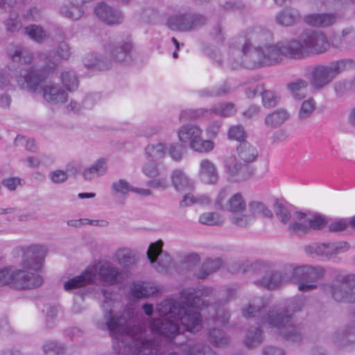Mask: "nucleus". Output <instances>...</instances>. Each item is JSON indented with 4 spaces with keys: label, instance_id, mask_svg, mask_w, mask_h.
Returning <instances> with one entry per match:
<instances>
[{
    "label": "nucleus",
    "instance_id": "obj_48",
    "mask_svg": "<svg viewBox=\"0 0 355 355\" xmlns=\"http://www.w3.org/2000/svg\"><path fill=\"white\" fill-rule=\"evenodd\" d=\"M141 345L138 349L137 355H152L154 349V343L151 340H141Z\"/></svg>",
    "mask_w": 355,
    "mask_h": 355
},
{
    "label": "nucleus",
    "instance_id": "obj_64",
    "mask_svg": "<svg viewBox=\"0 0 355 355\" xmlns=\"http://www.w3.org/2000/svg\"><path fill=\"white\" fill-rule=\"evenodd\" d=\"M196 119V116L193 115V113L191 111H183L180 115V120L182 121L186 119Z\"/></svg>",
    "mask_w": 355,
    "mask_h": 355
},
{
    "label": "nucleus",
    "instance_id": "obj_6",
    "mask_svg": "<svg viewBox=\"0 0 355 355\" xmlns=\"http://www.w3.org/2000/svg\"><path fill=\"white\" fill-rule=\"evenodd\" d=\"M352 60H341L331 63L329 66H317L312 72L311 83L315 88H321L328 84L340 72L354 69Z\"/></svg>",
    "mask_w": 355,
    "mask_h": 355
},
{
    "label": "nucleus",
    "instance_id": "obj_57",
    "mask_svg": "<svg viewBox=\"0 0 355 355\" xmlns=\"http://www.w3.org/2000/svg\"><path fill=\"white\" fill-rule=\"evenodd\" d=\"M144 172L148 176H155L157 174V167L153 163L147 164L144 167Z\"/></svg>",
    "mask_w": 355,
    "mask_h": 355
},
{
    "label": "nucleus",
    "instance_id": "obj_21",
    "mask_svg": "<svg viewBox=\"0 0 355 355\" xmlns=\"http://www.w3.org/2000/svg\"><path fill=\"white\" fill-rule=\"evenodd\" d=\"M297 221L292 223L289 227V231L293 233H306L309 231L307 216L304 213L297 212Z\"/></svg>",
    "mask_w": 355,
    "mask_h": 355
},
{
    "label": "nucleus",
    "instance_id": "obj_47",
    "mask_svg": "<svg viewBox=\"0 0 355 355\" xmlns=\"http://www.w3.org/2000/svg\"><path fill=\"white\" fill-rule=\"evenodd\" d=\"M277 21L283 26H291L295 21V16L288 12H282L277 15Z\"/></svg>",
    "mask_w": 355,
    "mask_h": 355
},
{
    "label": "nucleus",
    "instance_id": "obj_30",
    "mask_svg": "<svg viewBox=\"0 0 355 355\" xmlns=\"http://www.w3.org/2000/svg\"><path fill=\"white\" fill-rule=\"evenodd\" d=\"M306 87V82L302 80H297L288 85L290 92L297 99H301L305 96Z\"/></svg>",
    "mask_w": 355,
    "mask_h": 355
},
{
    "label": "nucleus",
    "instance_id": "obj_38",
    "mask_svg": "<svg viewBox=\"0 0 355 355\" xmlns=\"http://www.w3.org/2000/svg\"><path fill=\"white\" fill-rule=\"evenodd\" d=\"M116 259L119 263L128 266L135 261L133 252L128 249L119 250L116 254Z\"/></svg>",
    "mask_w": 355,
    "mask_h": 355
},
{
    "label": "nucleus",
    "instance_id": "obj_50",
    "mask_svg": "<svg viewBox=\"0 0 355 355\" xmlns=\"http://www.w3.org/2000/svg\"><path fill=\"white\" fill-rule=\"evenodd\" d=\"M132 45L130 42L124 43L119 49H116L114 55L119 61L125 60L128 53L131 51Z\"/></svg>",
    "mask_w": 355,
    "mask_h": 355
},
{
    "label": "nucleus",
    "instance_id": "obj_7",
    "mask_svg": "<svg viewBox=\"0 0 355 355\" xmlns=\"http://www.w3.org/2000/svg\"><path fill=\"white\" fill-rule=\"evenodd\" d=\"M178 136L181 142L188 144L192 150L198 153H209L215 146L213 141L202 138V130L197 125L186 124L182 125L178 131Z\"/></svg>",
    "mask_w": 355,
    "mask_h": 355
},
{
    "label": "nucleus",
    "instance_id": "obj_44",
    "mask_svg": "<svg viewBox=\"0 0 355 355\" xmlns=\"http://www.w3.org/2000/svg\"><path fill=\"white\" fill-rule=\"evenodd\" d=\"M262 102L265 107H274L278 102L277 96L271 91H261Z\"/></svg>",
    "mask_w": 355,
    "mask_h": 355
},
{
    "label": "nucleus",
    "instance_id": "obj_13",
    "mask_svg": "<svg viewBox=\"0 0 355 355\" xmlns=\"http://www.w3.org/2000/svg\"><path fill=\"white\" fill-rule=\"evenodd\" d=\"M205 21L202 16L188 17L185 15H175L168 21V26L171 30L177 31H188L202 24Z\"/></svg>",
    "mask_w": 355,
    "mask_h": 355
},
{
    "label": "nucleus",
    "instance_id": "obj_60",
    "mask_svg": "<svg viewBox=\"0 0 355 355\" xmlns=\"http://www.w3.org/2000/svg\"><path fill=\"white\" fill-rule=\"evenodd\" d=\"M262 89L261 86H257L255 88H248L245 92L246 96L249 98H254L258 93L260 92L261 94Z\"/></svg>",
    "mask_w": 355,
    "mask_h": 355
},
{
    "label": "nucleus",
    "instance_id": "obj_26",
    "mask_svg": "<svg viewBox=\"0 0 355 355\" xmlns=\"http://www.w3.org/2000/svg\"><path fill=\"white\" fill-rule=\"evenodd\" d=\"M171 180L177 191L184 190L190 187L188 178L182 171H175L171 175Z\"/></svg>",
    "mask_w": 355,
    "mask_h": 355
},
{
    "label": "nucleus",
    "instance_id": "obj_3",
    "mask_svg": "<svg viewBox=\"0 0 355 355\" xmlns=\"http://www.w3.org/2000/svg\"><path fill=\"white\" fill-rule=\"evenodd\" d=\"M46 252L45 247L37 245L17 249V252H21L25 258L24 264L26 266L18 271H14L12 267L0 270V286L10 284L16 289H32L40 286L43 279L36 272L42 268Z\"/></svg>",
    "mask_w": 355,
    "mask_h": 355
},
{
    "label": "nucleus",
    "instance_id": "obj_16",
    "mask_svg": "<svg viewBox=\"0 0 355 355\" xmlns=\"http://www.w3.org/2000/svg\"><path fill=\"white\" fill-rule=\"evenodd\" d=\"M199 175L205 184H215L218 180V173L214 163L209 159H203L200 163Z\"/></svg>",
    "mask_w": 355,
    "mask_h": 355
},
{
    "label": "nucleus",
    "instance_id": "obj_59",
    "mask_svg": "<svg viewBox=\"0 0 355 355\" xmlns=\"http://www.w3.org/2000/svg\"><path fill=\"white\" fill-rule=\"evenodd\" d=\"M167 181L165 179H159L149 182V186L154 188H165Z\"/></svg>",
    "mask_w": 355,
    "mask_h": 355
},
{
    "label": "nucleus",
    "instance_id": "obj_12",
    "mask_svg": "<svg viewBox=\"0 0 355 355\" xmlns=\"http://www.w3.org/2000/svg\"><path fill=\"white\" fill-rule=\"evenodd\" d=\"M334 298L340 302H355V275L343 277L341 288H333Z\"/></svg>",
    "mask_w": 355,
    "mask_h": 355
},
{
    "label": "nucleus",
    "instance_id": "obj_54",
    "mask_svg": "<svg viewBox=\"0 0 355 355\" xmlns=\"http://www.w3.org/2000/svg\"><path fill=\"white\" fill-rule=\"evenodd\" d=\"M50 178L53 182L60 183L64 182L67 179V175L64 171L58 170L52 172L50 174Z\"/></svg>",
    "mask_w": 355,
    "mask_h": 355
},
{
    "label": "nucleus",
    "instance_id": "obj_10",
    "mask_svg": "<svg viewBox=\"0 0 355 355\" xmlns=\"http://www.w3.org/2000/svg\"><path fill=\"white\" fill-rule=\"evenodd\" d=\"M121 318L111 317L107 322V326L110 331V336L121 340L122 336L126 335L135 340H140L144 333V329L141 325H136L123 329L121 325Z\"/></svg>",
    "mask_w": 355,
    "mask_h": 355
},
{
    "label": "nucleus",
    "instance_id": "obj_61",
    "mask_svg": "<svg viewBox=\"0 0 355 355\" xmlns=\"http://www.w3.org/2000/svg\"><path fill=\"white\" fill-rule=\"evenodd\" d=\"M265 355H284L283 352L275 347H268L264 351Z\"/></svg>",
    "mask_w": 355,
    "mask_h": 355
},
{
    "label": "nucleus",
    "instance_id": "obj_29",
    "mask_svg": "<svg viewBox=\"0 0 355 355\" xmlns=\"http://www.w3.org/2000/svg\"><path fill=\"white\" fill-rule=\"evenodd\" d=\"M106 166L103 159H98L92 167L86 169L83 175L85 180H91L95 176L103 174L105 172Z\"/></svg>",
    "mask_w": 355,
    "mask_h": 355
},
{
    "label": "nucleus",
    "instance_id": "obj_55",
    "mask_svg": "<svg viewBox=\"0 0 355 355\" xmlns=\"http://www.w3.org/2000/svg\"><path fill=\"white\" fill-rule=\"evenodd\" d=\"M57 54L61 59H68L70 56L68 44L65 42H62L58 47Z\"/></svg>",
    "mask_w": 355,
    "mask_h": 355
},
{
    "label": "nucleus",
    "instance_id": "obj_49",
    "mask_svg": "<svg viewBox=\"0 0 355 355\" xmlns=\"http://www.w3.org/2000/svg\"><path fill=\"white\" fill-rule=\"evenodd\" d=\"M17 146L24 145L25 148L29 151H35L37 146L33 139H26L24 136L18 135L15 141Z\"/></svg>",
    "mask_w": 355,
    "mask_h": 355
},
{
    "label": "nucleus",
    "instance_id": "obj_46",
    "mask_svg": "<svg viewBox=\"0 0 355 355\" xmlns=\"http://www.w3.org/2000/svg\"><path fill=\"white\" fill-rule=\"evenodd\" d=\"M188 355H216L207 345H195L190 348Z\"/></svg>",
    "mask_w": 355,
    "mask_h": 355
},
{
    "label": "nucleus",
    "instance_id": "obj_18",
    "mask_svg": "<svg viewBox=\"0 0 355 355\" xmlns=\"http://www.w3.org/2000/svg\"><path fill=\"white\" fill-rule=\"evenodd\" d=\"M336 19L334 15L328 13L310 14L304 17V21L308 25L322 28L332 25Z\"/></svg>",
    "mask_w": 355,
    "mask_h": 355
},
{
    "label": "nucleus",
    "instance_id": "obj_2",
    "mask_svg": "<svg viewBox=\"0 0 355 355\" xmlns=\"http://www.w3.org/2000/svg\"><path fill=\"white\" fill-rule=\"evenodd\" d=\"M209 291L207 288L193 291L183 290L180 294V302L165 300L157 306V311L163 319H153L150 329L153 333L173 339L180 334L178 322L187 331L196 333L202 327L200 311L207 305L205 299Z\"/></svg>",
    "mask_w": 355,
    "mask_h": 355
},
{
    "label": "nucleus",
    "instance_id": "obj_1",
    "mask_svg": "<svg viewBox=\"0 0 355 355\" xmlns=\"http://www.w3.org/2000/svg\"><path fill=\"white\" fill-rule=\"evenodd\" d=\"M250 38L247 35H240L232 43V53L240 58L239 63H232V67L239 66L257 68L271 65L281 61L284 57L299 59L311 54L322 53L329 47L327 37L322 33L304 32L299 40H292L286 45L277 43L266 44L252 49Z\"/></svg>",
    "mask_w": 355,
    "mask_h": 355
},
{
    "label": "nucleus",
    "instance_id": "obj_35",
    "mask_svg": "<svg viewBox=\"0 0 355 355\" xmlns=\"http://www.w3.org/2000/svg\"><path fill=\"white\" fill-rule=\"evenodd\" d=\"M113 188L118 192L126 193L130 190H132L135 192L143 195L148 196L150 192L148 189H130L128 184L124 180H120L119 182L114 183Z\"/></svg>",
    "mask_w": 355,
    "mask_h": 355
},
{
    "label": "nucleus",
    "instance_id": "obj_20",
    "mask_svg": "<svg viewBox=\"0 0 355 355\" xmlns=\"http://www.w3.org/2000/svg\"><path fill=\"white\" fill-rule=\"evenodd\" d=\"M158 291L159 289L150 282L134 283L131 288L132 296L137 298L147 297Z\"/></svg>",
    "mask_w": 355,
    "mask_h": 355
},
{
    "label": "nucleus",
    "instance_id": "obj_17",
    "mask_svg": "<svg viewBox=\"0 0 355 355\" xmlns=\"http://www.w3.org/2000/svg\"><path fill=\"white\" fill-rule=\"evenodd\" d=\"M95 274L90 268H87L80 275L70 279L64 284V289L67 291L83 287L94 280Z\"/></svg>",
    "mask_w": 355,
    "mask_h": 355
},
{
    "label": "nucleus",
    "instance_id": "obj_45",
    "mask_svg": "<svg viewBox=\"0 0 355 355\" xmlns=\"http://www.w3.org/2000/svg\"><path fill=\"white\" fill-rule=\"evenodd\" d=\"M245 134L243 128L241 125L232 126L228 132V137L230 139H234L239 142H243Z\"/></svg>",
    "mask_w": 355,
    "mask_h": 355
},
{
    "label": "nucleus",
    "instance_id": "obj_34",
    "mask_svg": "<svg viewBox=\"0 0 355 355\" xmlns=\"http://www.w3.org/2000/svg\"><path fill=\"white\" fill-rule=\"evenodd\" d=\"M61 79L63 85L69 92L76 90L78 87V80L77 77L71 72H64L61 74Z\"/></svg>",
    "mask_w": 355,
    "mask_h": 355
},
{
    "label": "nucleus",
    "instance_id": "obj_23",
    "mask_svg": "<svg viewBox=\"0 0 355 355\" xmlns=\"http://www.w3.org/2000/svg\"><path fill=\"white\" fill-rule=\"evenodd\" d=\"M286 282V281L284 279L281 274L275 272L272 273L270 277H263L257 284H260L261 286L268 289H275L278 288L282 284Z\"/></svg>",
    "mask_w": 355,
    "mask_h": 355
},
{
    "label": "nucleus",
    "instance_id": "obj_41",
    "mask_svg": "<svg viewBox=\"0 0 355 355\" xmlns=\"http://www.w3.org/2000/svg\"><path fill=\"white\" fill-rule=\"evenodd\" d=\"M214 112L223 116H230L236 112V109L232 103H221L214 108Z\"/></svg>",
    "mask_w": 355,
    "mask_h": 355
},
{
    "label": "nucleus",
    "instance_id": "obj_11",
    "mask_svg": "<svg viewBox=\"0 0 355 355\" xmlns=\"http://www.w3.org/2000/svg\"><path fill=\"white\" fill-rule=\"evenodd\" d=\"M227 191L225 189L221 190L215 202L214 207L218 209H227L232 213L242 211L245 209V202L242 195L236 193L232 195L227 201Z\"/></svg>",
    "mask_w": 355,
    "mask_h": 355
},
{
    "label": "nucleus",
    "instance_id": "obj_22",
    "mask_svg": "<svg viewBox=\"0 0 355 355\" xmlns=\"http://www.w3.org/2000/svg\"><path fill=\"white\" fill-rule=\"evenodd\" d=\"M221 266L222 261L220 259H207L199 272L198 278H207L209 275L218 270Z\"/></svg>",
    "mask_w": 355,
    "mask_h": 355
},
{
    "label": "nucleus",
    "instance_id": "obj_32",
    "mask_svg": "<svg viewBox=\"0 0 355 355\" xmlns=\"http://www.w3.org/2000/svg\"><path fill=\"white\" fill-rule=\"evenodd\" d=\"M309 230H319L323 229L328 224L327 218L321 214H315L311 217H307Z\"/></svg>",
    "mask_w": 355,
    "mask_h": 355
},
{
    "label": "nucleus",
    "instance_id": "obj_36",
    "mask_svg": "<svg viewBox=\"0 0 355 355\" xmlns=\"http://www.w3.org/2000/svg\"><path fill=\"white\" fill-rule=\"evenodd\" d=\"M26 33L37 42H41L46 37L44 30L36 25H31L26 28Z\"/></svg>",
    "mask_w": 355,
    "mask_h": 355
},
{
    "label": "nucleus",
    "instance_id": "obj_31",
    "mask_svg": "<svg viewBox=\"0 0 355 355\" xmlns=\"http://www.w3.org/2000/svg\"><path fill=\"white\" fill-rule=\"evenodd\" d=\"M199 222L207 225H220L223 222V218L217 213L207 212L199 216Z\"/></svg>",
    "mask_w": 355,
    "mask_h": 355
},
{
    "label": "nucleus",
    "instance_id": "obj_28",
    "mask_svg": "<svg viewBox=\"0 0 355 355\" xmlns=\"http://www.w3.org/2000/svg\"><path fill=\"white\" fill-rule=\"evenodd\" d=\"M209 342L216 347H221L229 343V339L220 329H213L209 333Z\"/></svg>",
    "mask_w": 355,
    "mask_h": 355
},
{
    "label": "nucleus",
    "instance_id": "obj_53",
    "mask_svg": "<svg viewBox=\"0 0 355 355\" xmlns=\"http://www.w3.org/2000/svg\"><path fill=\"white\" fill-rule=\"evenodd\" d=\"M15 18L10 17L6 21V27L8 31H15L21 28V24L17 20V16L14 15Z\"/></svg>",
    "mask_w": 355,
    "mask_h": 355
},
{
    "label": "nucleus",
    "instance_id": "obj_58",
    "mask_svg": "<svg viewBox=\"0 0 355 355\" xmlns=\"http://www.w3.org/2000/svg\"><path fill=\"white\" fill-rule=\"evenodd\" d=\"M259 311L260 309H257L255 307L249 305L247 309L243 310V315L245 318L255 317Z\"/></svg>",
    "mask_w": 355,
    "mask_h": 355
},
{
    "label": "nucleus",
    "instance_id": "obj_51",
    "mask_svg": "<svg viewBox=\"0 0 355 355\" xmlns=\"http://www.w3.org/2000/svg\"><path fill=\"white\" fill-rule=\"evenodd\" d=\"M10 53H11L10 52ZM12 61H19L21 58L24 60V63H30L32 60V56L29 54H28L26 52L25 54H23V51L21 48H18L15 50V53L13 54H10Z\"/></svg>",
    "mask_w": 355,
    "mask_h": 355
},
{
    "label": "nucleus",
    "instance_id": "obj_14",
    "mask_svg": "<svg viewBox=\"0 0 355 355\" xmlns=\"http://www.w3.org/2000/svg\"><path fill=\"white\" fill-rule=\"evenodd\" d=\"M167 152L175 160H180L182 157L181 151L177 149V146L175 145L166 146L163 144H158L157 145H148L146 148V154L153 159L163 157Z\"/></svg>",
    "mask_w": 355,
    "mask_h": 355
},
{
    "label": "nucleus",
    "instance_id": "obj_27",
    "mask_svg": "<svg viewBox=\"0 0 355 355\" xmlns=\"http://www.w3.org/2000/svg\"><path fill=\"white\" fill-rule=\"evenodd\" d=\"M349 248V245L347 243H338L337 244L335 243H322L320 245H317V252L321 253L322 254H325L328 256L330 252L329 250H334L336 252H344L346 251Z\"/></svg>",
    "mask_w": 355,
    "mask_h": 355
},
{
    "label": "nucleus",
    "instance_id": "obj_40",
    "mask_svg": "<svg viewBox=\"0 0 355 355\" xmlns=\"http://www.w3.org/2000/svg\"><path fill=\"white\" fill-rule=\"evenodd\" d=\"M162 247L163 242L162 240L150 243L147 251V256L151 263L156 261L158 256L162 251Z\"/></svg>",
    "mask_w": 355,
    "mask_h": 355
},
{
    "label": "nucleus",
    "instance_id": "obj_24",
    "mask_svg": "<svg viewBox=\"0 0 355 355\" xmlns=\"http://www.w3.org/2000/svg\"><path fill=\"white\" fill-rule=\"evenodd\" d=\"M267 321L270 325L280 328L288 324L291 321V318L284 313H277L272 311L268 314Z\"/></svg>",
    "mask_w": 355,
    "mask_h": 355
},
{
    "label": "nucleus",
    "instance_id": "obj_37",
    "mask_svg": "<svg viewBox=\"0 0 355 355\" xmlns=\"http://www.w3.org/2000/svg\"><path fill=\"white\" fill-rule=\"evenodd\" d=\"M276 215L283 223H286L291 219V214L286 206L281 202L277 200L273 205Z\"/></svg>",
    "mask_w": 355,
    "mask_h": 355
},
{
    "label": "nucleus",
    "instance_id": "obj_63",
    "mask_svg": "<svg viewBox=\"0 0 355 355\" xmlns=\"http://www.w3.org/2000/svg\"><path fill=\"white\" fill-rule=\"evenodd\" d=\"M26 162L28 166L31 167H37L40 164V161L37 158L34 157H28L26 159Z\"/></svg>",
    "mask_w": 355,
    "mask_h": 355
},
{
    "label": "nucleus",
    "instance_id": "obj_62",
    "mask_svg": "<svg viewBox=\"0 0 355 355\" xmlns=\"http://www.w3.org/2000/svg\"><path fill=\"white\" fill-rule=\"evenodd\" d=\"M88 223L89 219L70 220L67 222L68 225L75 227H78Z\"/></svg>",
    "mask_w": 355,
    "mask_h": 355
},
{
    "label": "nucleus",
    "instance_id": "obj_25",
    "mask_svg": "<svg viewBox=\"0 0 355 355\" xmlns=\"http://www.w3.org/2000/svg\"><path fill=\"white\" fill-rule=\"evenodd\" d=\"M288 118V112L284 110H279L266 117V124L270 127H277L282 124Z\"/></svg>",
    "mask_w": 355,
    "mask_h": 355
},
{
    "label": "nucleus",
    "instance_id": "obj_9",
    "mask_svg": "<svg viewBox=\"0 0 355 355\" xmlns=\"http://www.w3.org/2000/svg\"><path fill=\"white\" fill-rule=\"evenodd\" d=\"M250 214H239V212L233 213L231 218L232 223L239 227H246L251 225L257 216L271 218L272 211L262 202L252 201L249 203Z\"/></svg>",
    "mask_w": 355,
    "mask_h": 355
},
{
    "label": "nucleus",
    "instance_id": "obj_39",
    "mask_svg": "<svg viewBox=\"0 0 355 355\" xmlns=\"http://www.w3.org/2000/svg\"><path fill=\"white\" fill-rule=\"evenodd\" d=\"M209 199L205 196H201L196 198L191 194H187L184 196L183 200L180 202V207H186L194 203H198L200 205H208L209 203Z\"/></svg>",
    "mask_w": 355,
    "mask_h": 355
},
{
    "label": "nucleus",
    "instance_id": "obj_19",
    "mask_svg": "<svg viewBox=\"0 0 355 355\" xmlns=\"http://www.w3.org/2000/svg\"><path fill=\"white\" fill-rule=\"evenodd\" d=\"M99 276L101 281L105 284L114 285L122 277V274L108 263H104L100 266Z\"/></svg>",
    "mask_w": 355,
    "mask_h": 355
},
{
    "label": "nucleus",
    "instance_id": "obj_4",
    "mask_svg": "<svg viewBox=\"0 0 355 355\" xmlns=\"http://www.w3.org/2000/svg\"><path fill=\"white\" fill-rule=\"evenodd\" d=\"M55 68V64H49L41 70L26 71L24 75H20L17 78L18 85L22 89H26L31 92H36L39 89H43V97L46 101L55 103H65L67 101V94L62 90L53 86L43 87V84L49 77L51 69Z\"/></svg>",
    "mask_w": 355,
    "mask_h": 355
},
{
    "label": "nucleus",
    "instance_id": "obj_43",
    "mask_svg": "<svg viewBox=\"0 0 355 355\" xmlns=\"http://www.w3.org/2000/svg\"><path fill=\"white\" fill-rule=\"evenodd\" d=\"M327 225L331 232H340L345 230L349 225V221L345 218H337L330 223L328 222Z\"/></svg>",
    "mask_w": 355,
    "mask_h": 355
},
{
    "label": "nucleus",
    "instance_id": "obj_42",
    "mask_svg": "<svg viewBox=\"0 0 355 355\" xmlns=\"http://www.w3.org/2000/svg\"><path fill=\"white\" fill-rule=\"evenodd\" d=\"M315 110V103L312 98H309L302 103L299 116L300 119H306Z\"/></svg>",
    "mask_w": 355,
    "mask_h": 355
},
{
    "label": "nucleus",
    "instance_id": "obj_5",
    "mask_svg": "<svg viewBox=\"0 0 355 355\" xmlns=\"http://www.w3.org/2000/svg\"><path fill=\"white\" fill-rule=\"evenodd\" d=\"M237 155L239 160L230 157L225 160V168L230 178L236 180L245 178L244 174L245 165L254 162L258 156L257 148L247 141L240 142L237 147Z\"/></svg>",
    "mask_w": 355,
    "mask_h": 355
},
{
    "label": "nucleus",
    "instance_id": "obj_8",
    "mask_svg": "<svg viewBox=\"0 0 355 355\" xmlns=\"http://www.w3.org/2000/svg\"><path fill=\"white\" fill-rule=\"evenodd\" d=\"M324 272L322 268L298 266L293 268L291 281L299 284L300 291H309L316 288V286L312 283L321 278Z\"/></svg>",
    "mask_w": 355,
    "mask_h": 355
},
{
    "label": "nucleus",
    "instance_id": "obj_56",
    "mask_svg": "<svg viewBox=\"0 0 355 355\" xmlns=\"http://www.w3.org/2000/svg\"><path fill=\"white\" fill-rule=\"evenodd\" d=\"M3 184L10 191L15 190L20 184V179L17 178H10L3 180Z\"/></svg>",
    "mask_w": 355,
    "mask_h": 355
},
{
    "label": "nucleus",
    "instance_id": "obj_33",
    "mask_svg": "<svg viewBox=\"0 0 355 355\" xmlns=\"http://www.w3.org/2000/svg\"><path fill=\"white\" fill-rule=\"evenodd\" d=\"M263 340V332L257 328L254 332L248 331L246 338L245 340V344L248 347H254L259 345Z\"/></svg>",
    "mask_w": 355,
    "mask_h": 355
},
{
    "label": "nucleus",
    "instance_id": "obj_15",
    "mask_svg": "<svg viewBox=\"0 0 355 355\" xmlns=\"http://www.w3.org/2000/svg\"><path fill=\"white\" fill-rule=\"evenodd\" d=\"M98 17L107 24H116L121 21L122 17L119 12L104 3H100L96 8Z\"/></svg>",
    "mask_w": 355,
    "mask_h": 355
},
{
    "label": "nucleus",
    "instance_id": "obj_52",
    "mask_svg": "<svg viewBox=\"0 0 355 355\" xmlns=\"http://www.w3.org/2000/svg\"><path fill=\"white\" fill-rule=\"evenodd\" d=\"M220 123L218 122H214L210 123L206 128V134L209 138H215L219 132Z\"/></svg>",
    "mask_w": 355,
    "mask_h": 355
}]
</instances>
